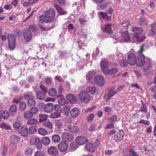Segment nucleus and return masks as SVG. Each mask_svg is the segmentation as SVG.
<instances>
[{
  "mask_svg": "<svg viewBox=\"0 0 156 156\" xmlns=\"http://www.w3.org/2000/svg\"><path fill=\"white\" fill-rule=\"evenodd\" d=\"M130 24V22L129 20H124L122 24V26L123 27H127Z\"/></svg>",
  "mask_w": 156,
  "mask_h": 156,
  "instance_id": "69168bd1",
  "label": "nucleus"
},
{
  "mask_svg": "<svg viewBox=\"0 0 156 156\" xmlns=\"http://www.w3.org/2000/svg\"><path fill=\"white\" fill-rule=\"evenodd\" d=\"M66 98L72 103H75L76 102V99L73 94H68L66 95Z\"/></svg>",
  "mask_w": 156,
  "mask_h": 156,
  "instance_id": "393cba45",
  "label": "nucleus"
},
{
  "mask_svg": "<svg viewBox=\"0 0 156 156\" xmlns=\"http://www.w3.org/2000/svg\"><path fill=\"white\" fill-rule=\"evenodd\" d=\"M39 121L42 122L46 121L48 117V116L45 114L41 113L39 115Z\"/></svg>",
  "mask_w": 156,
  "mask_h": 156,
  "instance_id": "72a5a7b5",
  "label": "nucleus"
},
{
  "mask_svg": "<svg viewBox=\"0 0 156 156\" xmlns=\"http://www.w3.org/2000/svg\"><path fill=\"white\" fill-rule=\"evenodd\" d=\"M138 122L140 124H143L146 126H149L150 123L149 121L144 119L140 120Z\"/></svg>",
  "mask_w": 156,
  "mask_h": 156,
  "instance_id": "13d9d810",
  "label": "nucleus"
},
{
  "mask_svg": "<svg viewBox=\"0 0 156 156\" xmlns=\"http://www.w3.org/2000/svg\"><path fill=\"white\" fill-rule=\"evenodd\" d=\"M79 98L83 102L87 103L90 100V96L88 93L84 90H82L79 94Z\"/></svg>",
  "mask_w": 156,
  "mask_h": 156,
  "instance_id": "f03ea898",
  "label": "nucleus"
},
{
  "mask_svg": "<svg viewBox=\"0 0 156 156\" xmlns=\"http://www.w3.org/2000/svg\"><path fill=\"white\" fill-rule=\"evenodd\" d=\"M23 35L25 40L28 42L30 41L32 37L31 31L29 29H26L23 30Z\"/></svg>",
  "mask_w": 156,
  "mask_h": 156,
  "instance_id": "423d86ee",
  "label": "nucleus"
},
{
  "mask_svg": "<svg viewBox=\"0 0 156 156\" xmlns=\"http://www.w3.org/2000/svg\"><path fill=\"white\" fill-rule=\"evenodd\" d=\"M53 105L51 103H48L46 104L44 107V112L50 113L53 110Z\"/></svg>",
  "mask_w": 156,
  "mask_h": 156,
  "instance_id": "6ab92c4d",
  "label": "nucleus"
},
{
  "mask_svg": "<svg viewBox=\"0 0 156 156\" xmlns=\"http://www.w3.org/2000/svg\"><path fill=\"white\" fill-rule=\"evenodd\" d=\"M38 133L39 134L42 136H45L48 134L47 130L44 128H40L38 131Z\"/></svg>",
  "mask_w": 156,
  "mask_h": 156,
  "instance_id": "4c0bfd02",
  "label": "nucleus"
},
{
  "mask_svg": "<svg viewBox=\"0 0 156 156\" xmlns=\"http://www.w3.org/2000/svg\"><path fill=\"white\" fill-rule=\"evenodd\" d=\"M36 101L34 99L32 98L29 99L28 101L27 104L30 106H34L36 104Z\"/></svg>",
  "mask_w": 156,
  "mask_h": 156,
  "instance_id": "09e8293b",
  "label": "nucleus"
},
{
  "mask_svg": "<svg viewBox=\"0 0 156 156\" xmlns=\"http://www.w3.org/2000/svg\"><path fill=\"white\" fill-rule=\"evenodd\" d=\"M54 108L56 112H57L60 113H61L62 112V110L60 105H55L54 107Z\"/></svg>",
  "mask_w": 156,
  "mask_h": 156,
  "instance_id": "bf43d9fd",
  "label": "nucleus"
},
{
  "mask_svg": "<svg viewBox=\"0 0 156 156\" xmlns=\"http://www.w3.org/2000/svg\"><path fill=\"white\" fill-rule=\"evenodd\" d=\"M17 111L16 106L15 105H12L9 108V112L11 114H14Z\"/></svg>",
  "mask_w": 156,
  "mask_h": 156,
  "instance_id": "58836bf2",
  "label": "nucleus"
},
{
  "mask_svg": "<svg viewBox=\"0 0 156 156\" xmlns=\"http://www.w3.org/2000/svg\"><path fill=\"white\" fill-rule=\"evenodd\" d=\"M9 116V113L8 112L4 110L0 111V116L2 119H6L8 118Z\"/></svg>",
  "mask_w": 156,
  "mask_h": 156,
  "instance_id": "7c9ffc66",
  "label": "nucleus"
},
{
  "mask_svg": "<svg viewBox=\"0 0 156 156\" xmlns=\"http://www.w3.org/2000/svg\"><path fill=\"white\" fill-rule=\"evenodd\" d=\"M96 129V126L94 124H92L90 126L88 130L90 132H93L95 131Z\"/></svg>",
  "mask_w": 156,
  "mask_h": 156,
  "instance_id": "338daca9",
  "label": "nucleus"
},
{
  "mask_svg": "<svg viewBox=\"0 0 156 156\" xmlns=\"http://www.w3.org/2000/svg\"><path fill=\"white\" fill-rule=\"evenodd\" d=\"M94 116L95 115L93 113L90 114L87 117V121L89 122H92Z\"/></svg>",
  "mask_w": 156,
  "mask_h": 156,
  "instance_id": "680f3d73",
  "label": "nucleus"
},
{
  "mask_svg": "<svg viewBox=\"0 0 156 156\" xmlns=\"http://www.w3.org/2000/svg\"><path fill=\"white\" fill-rule=\"evenodd\" d=\"M0 127L2 129H6L9 130L11 129L10 127L8 126L5 123H2L0 124Z\"/></svg>",
  "mask_w": 156,
  "mask_h": 156,
  "instance_id": "6e6d98bb",
  "label": "nucleus"
},
{
  "mask_svg": "<svg viewBox=\"0 0 156 156\" xmlns=\"http://www.w3.org/2000/svg\"><path fill=\"white\" fill-rule=\"evenodd\" d=\"M100 65L101 68H107L109 66L108 62L105 60L101 61Z\"/></svg>",
  "mask_w": 156,
  "mask_h": 156,
  "instance_id": "e433bc0d",
  "label": "nucleus"
},
{
  "mask_svg": "<svg viewBox=\"0 0 156 156\" xmlns=\"http://www.w3.org/2000/svg\"><path fill=\"white\" fill-rule=\"evenodd\" d=\"M19 106L20 109L22 111H23L26 109V105L25 102L21 101L19 103Z\"/></svg>",
  "mask_w": 156,
  "mask_h": 156,
  "instance_id": "37998d69",
  "label": "nucleus"
},
{
  "mask_svg": "<svg viewBox=\"0 0 156 156\" xmlns=\"http://www.w3.org/2000/svg\"><path fill=\"white\" fill-rule=\"evenodd\" d=\"M55 11L53 9H50L45 11L43 14L40 16V19L45 23L53 22L55 20Z\"/></svg>",
  "mask_w": 156,
  "mask_h": 156,
  "instance_id": "f257e3e1",
  "label": "nucleus"
},
{
  "mask_svg": "<svg viewBox=\"0 0 156 156\" xmlns=\"http://www.w3.org/2000/svg\"><path fill=\"white\" fill-rule=\"evenodd\" d=\"M80 110L77 108H73L70 111V114L71 117L73 118H76L80 114Z\"/></svg>",
  "mask_w": 156,
  "mask_h": 156,
  "instance_id": "dca6fc26",
  "label": "nucleus"
},
{
  "mask_svg": "<svg viewBox=\"0 0 156 156\" xmlns=\"http://www.w3.org/2000/svg\"><path fill=\"white\" fill-rule=\"evenodd\" d=\"M87 92H89L91 94H93L96 91V88L94 87H88L86 89Z\"/></svg>",
  "mask_w": 156,
  "mask_h": 156,
  "instance_id": "8fccbe9b",
  "label": "nucleus"
},
{
  "mask_svg": "<svg viewBox=\"0 0 156 156\" xmlns=\"http://www.w3.org/2000/svg\"><path fill=\"white\" fill-rule=\"evenodd\" d=\"M88 141V139L86 137L83 136H79L76 138V143L79 145L83 144Z\"/></svg>",
  "mask_w": 156,
  "mask_h": 156,
  "instance_id": "2eb2a0df",
  "label": "nucleus"
},
{
  "mask_svg": "<svg viewBox=\"0 0 156 156\" xmlns=\"http://www.w3.org/2000/svg\"><path fill=\"white\" fill-rule=\"evenodd\" d=\"M48 153L53 156H56L58 153L57 149L55 147L52 146L49 148L48 150Z\"/></svg>",
  "mask_w": 156,
  "mask_h": 156,
  "instance_id": "4be33fe9",
  "label": "nucleus"
},
{
  "mask_svg": "<svg viewBox=\"0 0 156 156\" xmlns=\"http://www.w3.org/2000/svg\"><path fill=\"white\" fill-rule=\"evenodd\" d=\"M68 147V144L66 141H62L58 144V147L60 151L64 152L67 150Z\"/></svg>",
  "mask_w": 156,
  "mask_h": 156,
  "instance_id": "9b49d317",
  "label": "nucleus"
},
{
  "mask_svg": "<svg viewBox=\"0 0 156 156\" xmlns=\"http://www.w3.org/2000/svg\"><path fill=\"white\" fill-rule=\"evenodd\" d=\"M44 126L47 127L49 129H52L53 128L52 124L50 121H47L44 122L43 123Z\"/></svg>",
  "mask_w": 156,
  "mask_h": 156,
  "instance_id": "3c124183",
  "label": "nucleus"
},
{
  "mask_svg": "<svg viewBox=\"0 0 156 156\" xmlns=\"http://www.w3.org/2000/svg\"><path fill=\"white\" fill-rule=\"evenodd\" d=\"M138 60H136V64L139 66L142 67L145 64V56L142 55H139L137 56Z\"/></svg>",
  "mask_w": 156,
  "mask_h": 156,
  "instance_id": "ddd939ff",
  "label": "nucleus"
},
{
  "mask_svg": "<svg viewBox=\"0 0 156 156\" xmlns=\"http://www.w3.org/2000/svg\"><path fill=\"white\" fill-rule=\"evenodd\" d=\"M30 111L33 115H35L37 113L38 109L37 107H33L30 109Z\"/></svg>",
  "mask_w": 156,
  "mask_h": 156,
  "instance_id": "4d7b16f0",
  "label": "nucleus"
},
{
  "mask_svg": "<svg viewBox=\"0 0 156 156\" xmlns=\"http://www.w3.org/2000/svg\"><path fill=\"white\" fill-rule=\"evenodd\" d=\"M112 25L110 24H108L105 25L104 28H102V30L105 32L109 34H112L113 31L112 28Z\"/></svg>",
  "mask_w": 156,
  "mask_h": 156,
  "instance_id": "5701e85b",
  "label": "nucleus"
},
{
  "mask_svg": "<svg viewBox=\"0 0 156 156\" xmlns=\"http://www.w3.org/2000/svg\"><path fill=\"white\" fill-rule=\"evenodd\" d=\"M52 140L55 143H58L61 140L60 136L58 134H55L52 136Z\"/></svg>",
  "mask_w": 156,
  "mask_h": 156,
  "instance_id": "f704fd0d",
  "label": "nucleus"
},
{
  "mask_svg": "<svg viewBox=\"0 0 156 156\" xmlns=\"http://www.w3.org/2000/svg\"><path fill=\"white\" fill-rule=\"evenodd\" d=\"M41 142L45 146L48 145L50 143V140L47 137H43L41 139Z\"/></svg>",
  "mask_w": 156,
  "mask_h": 156,
  "instance_id": "c9c22d12",
  "label": "nucleus"
},
{
  "mask_svg": "<svg viewBox=\"0 0 156 156\" xmlns=\"http://www.w3.org/2000/svg\"><path fill=\"white\" fill-rule=\"evenodd\" d=\"M129 156H138V155L134 150L130 149L129 151Z\"/></svg>",
  "mask_w": 156,
  "mask_h": 156,
  "instance_id": "052dcab7",
  "label": "nucleus"
},
{
  "mask_svg": "<svg viewBox=\"0 0 156 156\" xmlns=\"http://www.w3.org/2000/svg\"><path fill=\"white\" fill-rule=\"evenodd\" d=\"M8 42L9 48L13 49L15 47L16 38L15 36L12 34H9L8 37Z\"/></svg>",
  "mask_w": 156,
  "mask_h": 156,
  "instance_id": "7ed1b4c3",
  "label": "nucleus"
},
{
  "mask_svg": "<svg viewBox=\"0 0 156 156\" xmlns=\"http://www.w3.org/2000/svg\"><path fill=\"white\" fill-rule=\"evenodd\" d=\"M18 132L23 136H27L28 134V128L26 126H23L18 129Z\"/></svg>",
  "mask_w": 156,
  "mask_h": 156,
  "instance_id": "9d476101",
  "label": "nucleus"
},
{
  "mask_svg": "<svg viewBox=\"0 0 156 156\" xmlns=\"http://www.w3.org/2000/svg\"><path fill=\"white\" fill-rule=\"evenodd\" d=\"M61 116V113L56 112L50 115V117L51 118H57L60 117Z\"/></svg>",
  "mask_w": 156,
  "mask_h": 156,
  "instance_id": "c03bdc74",
  "label": "nucleus"
},
{
  "mask_svg": "<svg viewBox=\"0 0 156 156\" xmlns=\"http://www.w3.org/2000/svg\"><path fill=\"white\" fill-rule=\"evenodd\" d=\"M131 36V34L129 35L127 31H125L121 33L123 41H129L131 42V39L132 38Z\"/></svg>",
  "mask_w": 156,
  "mask_h": 156,
  "instance_id": "f8f14e48",
  "label": "nucleus"
},
{
  "mask_svg": "<svg viewBox=\"0 0 156 156\" xmlns=\"http://www.w3.org/2000/svg\"><path fill=\"white\" fill-rule=\"evenodd\" d=\"M70 109V107L68 105H66L64 107L63 110L64 111L65 114L66 115H69Z\"/></svg>",
  "mask_w": 156,
  "mask_h": 156,
  "instance_id": "864d4df0",
  "label": "nucleus"
},
{
  "mask_svg": "<svg viewBox=\"0 0 156 156\" xmlns=\"http://www.w3.org/2000/svg\"><path fill=\"white\" fill-rule=\"evenodd\" d=\"M58 103L60 105L63 106L67 103V101L63 98L62 95H58Z\"/></svg>",
  "mask_w": 156,
  "mask_h": 156,
  "instance_id": "c756f323",
  "label": "nucleus"
},
{
  "mask_svg": "<svg viewBox=\"0 0 156 156\" xmlns=\"http://www.w3.org/2000/svg\"><path fill=\"white\" fill-rule=\"evenodd\" d=\"M140 111L143 112H147V108L146 106L143 103L142 104L140 109Z\"/></svg>",
  "mask_w": 156,
  "mask_h": 156,
  "instance_id": "0e129e2a",
  "label": "nucleus"
},
{
  "mask_svg": "<svg viewBox=\"0 0 156 156\" xmlns=\"http://www.w3.org/2000/svg\"><path fill=\"white\" fill-rule=\"evenodd\" d=\"M45 154L44 152L42 151H37L35 154V156H44Z\"/></svg>",
  "mask_w": 156,
  "mask_h": 156,
  "instance_id": "e2e57ef3",
  "label": "nucleus"
},
{
  "mask_svg": "<svg viewBox=\"0 0 156 156\" xmlns=\"http://www.w3.org/2000/svg\"><path fill=\"white\" fill-rule=\"evenodd\" d=\"M37 137L36 136H31L30 141V143L31 145H34V141L35 140H36L37 138Z\"/></svg>",
  "mask_w": 156,
  "mask_h": 156,
  "instance_id": "774afa93",
  "label": "nucleus"
},
{
  "mask_svg": "<svg viewBox=\"0 0 156 156\" xmlns=\"http://www.w3.org/2000/svg\"><path fill=\"white\" fill-rule=\"evenodd\" d=\"M54 6L59 14L61 15H64L67 12V11L64 10L63 8L57 4L55 3Z\"/></svg>",
  "mask_w": 156,
  "mask_h": 156,
  "instance_id": "f3484780",
  "label": "nucleus"
},
{
  "mask_svg": "<svg viewBox=\"0 0 156 156\" xmlns=\"http://www.w3.org/2000/svg\"><path fill=\"white\" fill-rule=\"evenodd\" d=\"M118 69H101L102 71L106 75H113L118 71Z\"/></svg>",
  "mask_w": 156,
  "mask_h": 156,
  "instance_id": "a211bd4d",
  "label": "nucleus"
},
{
  "mask_svg": "<svg viewBox=\"0 0 156 156\" xmlns=\"http://www.w3.org/2000/svg\"><path fill=\"white\" fill-rule=\"evenodd\" d=\"M62 138L65 141L69 142L73 138V136L71 134L64 133L62 135Z\"/></svg>",
  "mask_w": 156,
  "mask_h": 156,
  "instance_id": "4468645a",
  "label": "nucleus"
},
{
  "mask_svg": "<svg viewBox=\"0 0 156 156\" xmlns=\"http://www.w3.org/2000/svg\"><path fill=\"white\" fill-rule=\"evenodd\" d=\"M34 145H35L37 149L38 150H41L42 148V145L39 137H37L35 140Z\"/></svg>",
  "mask_w": 156,
  "mask_h": 156,
  "instance_id": "473e14b6",
  "label": "nucleus"
},
{
  "mask_svg": "<svg viewBox=\"0 0 156 156\" xmlns=\"http://www.w3.org/2000/svg\"><path fill=\"white\" fill-rule=\"evenodd\" d=\"M41 90H38L36 94V98L39 100H44L45 97V94Z\"/></svg>",
  "mask_w": 156,
  "mask_h": 156,
  "instance_id": "b1692460",
  "label": "nucleus"
},
{
  "mask_svg": "<svg viewBox=\"0 0 156 156\" xmlns=\"http://www.w3.org/2000/svg\"><path fill=\"white\" fill-rule=\"evenodd\" d=\"M119 63L122 67H124L126 66L129 63L126 60L122 59L120 60Z\"/></svg>",
  "mask_w": 156,
  "mask_h": 156,
  "instance_id": "a18cd8bd",
  "label": "nucleus"
},
{
  "mask_svg": "<svg viewBox=\"0 0 156 156\" xmlns=\"http://www.w3.org/2000/svg\"><path fill=\"white\" fill-rule=\"evenodd\" d=\"M37 122V120L35 118H30L28 119L27 122V124L29 125H34Z\"/></svg>",
  "mask_w": 156,
  "mask_h": 156,
  "instance_id": "a19ab883",
  "label": "nucleus"
},
{
  "mask_svg": "<svg viewBox=\"0 0 156 156\" xmlns=\"http://www.w3.org/2000/svg\"><path fill=\"white\" fill-rule=\"evenodd\" d=\"M124 136V133L122 130L119 131L114 136L115 140L117 142L121 141Z\"/></svg>",
  "mask_w": 156,
  "mask_h": 156,
  "instance_id": "aec40b11",
  "label": "nucleus"
},
{
  "mask_svg": "<svg viewBox=\"0 0 156 156\" xmlns=\"http://www.w3.org/2000/svg\"><path fill=\"white\" fill-rule=\"evenodd\" d=\"M99 15H100L102 18L104 19L106 21H108L112 19L111 16H108L107 13L100 12H98Z\"/></svg>",
  "mask_w": 156,
  "mask_h": 156,
  "instance_id": "cd10ccee",
  "label": "nucleus"
},
{
  "mask_svg": "<svg viewBox=\"0 0 156 156\" xmlns=\"http://www.w3.org/2000/svg\"><path fill=\"white\" fill-rule=\"evenodd\" d=\"M96 84L100 86H103L105 83L104 79L103 76L100 75L95 76L94 81Z\"/></svg>",
  "mask_w": 156,
  "mask_h": 156,
  "instance_id": "0eeeda50",
  "label": "nucleus"
},
{
  "mask_svg": "<svg viewBox=\"0 0 156 156\" xmlns=\"http://www.w3.org/2000/svg\"><path fill=\"white\" fill-rule=\"evenodd\" d=\"M21 124V122L20 121L18 120L14 122L13 126L14 129H17L18 131V129H20L19 127L20 126Z\"/></svg>",
  "mask_w": 156,
  "mask_h": 156,
  "instance_id": "ea45409f",
  "label": "nucleus"
},
{
  "mask_svg": "<svg viewBox=\"0 0 156 156\" xmlns=\"http://www.w3.org/2000/svg\"><path fill=\"white\" fill-rule=\"evenodd\" d=\"M37 126L36 125L31 126L29 128V132L31 134H34L36 133L37 131Z\"/></svg>",
  "mask_w": 156,
  "mask_h": 156,
  "instance_id": "79ce46f5",
  "label": "nucleus"
},
{
  "mask_svg": "<svg viewBox=\"0 0 156 156\" xmlns=\"http://www.w3.org/2000/svg\"><path fill=\"white\" fill-rule=\"evenodd\" d=\"M24 97L25 99L28 100L30 98H33V95L32 92H30L24 95Z\"/></svg>",
  "mask_w": 156,
  "mask_h": 156,
  "instance_id": "5fc2aeb1",
  "label": "nucleus"
},
{
  "mask_svg": "<svg viewBox=\"0 0 156 156\" xmlns=\"http://www.w3.org/2000/svg\"><path fill=\"white\" fill-rule=\"evenodd\" d=\"M86 149L90 152H93L95 151V147L94 145L91 143H88L85 146Z\"/></svg>",
  "mask_w": 156,
  "mask_h": 156,
  "instance_id": "a878e982",
  "label": "nucleus"
},
{
  "mask_svg": "<svg viewBox=\"0 0 156 156\" xmlns=\"http://www.w3.org/2000/svg\"><path fill=\"white\" fill-rule=\"evenodd\" d=\"M127 61L130 65L134 66L136 63V56L135 53H129L128 56Z\"/></svg>",
  "mask_w": 156,
  "mask_h": 156,
  "instance_id": "39448f33",
  "label": "nucleus"
},
{
  "mask_svg": "<svg viewBox=\"0 0 156 156\" xmlns=\"http://www.w3.org/2000/svg\"><path fill=\"white\" fill-rule=\"evenodd\" d=\"M117 93V91L115 90V88L113 87L112 88L110 89L107 94L105 95L104 98H105L106 102H107L109 100L110 97L113 96Z\"/></svg>",
  "mask_w": 156,
  "mask_h": 156,
  "instance_id": "6e6552de",
  "label": "nucleus"
},
{
  "mask_svg": "<svg viewBox=\"0 0 156 156\" xmlns=\"http://www.w3.org/2000/svg\"><path fill=\"white\" fill-rule=\"evenodd\" d=\"M132 31L136 35H139L141 34L143 31L142 28L140 27H134L132 28Z\"/></svg>",
  "mask_w": 156,
  "mask_h": 156,
  "instance_id": "2f4dec72",
  "label": "nucleus"
},
{
  "mask_svg": "<svg viewBox=\"0 0 156 156\" xmlns=\"http://www.w3.org/2000/svg\"><path fill=\"white\" fill-rule=\"evenodd\" d=\"M95 74V72L91 71L89 72L87 74V79L91 84H92L94 83V77L96 76Z\"/></svg>",
  "mask_w": 156,
  "mask_h": 156,
  "instance_id": "1a4fd4ad",
  "label": "nucleus"
},
{
  "mask_svg": "<svg viewBox=\"0 0 156 156\" xmlns=\"http://www.w3.org/2000/svg\"><path fill=\"white\" fill-rule=\"evenodd\" d=\"M67 129L69 131L72 133H76L79 131V128L76 126L69 125L67 127Z\"/></svg>",
  "mask_w": 156,
  "mask_h": 156,
  "instance_id": "c85d7f7f",
  "label": "nucleus"
},
{
  "mask_svg": "<svg viewBox=\"0 0 156 156\" xmlns=\"http://www.w3.org/2000/svg\"><path fill=\"white\" fill-rule=\"evenodd\" d=\"M150 27L151 28L148 31V34L152 35L154 34H156V23L151 24Z\"/></svg>",
  "mask_w": 156,
  "mask_h": 156,
  "instance_id": "bb28decb",
  "label": "nucleus"
},
{
  "mask_svg": "<svg viewBox=\"0 0 156 156\" xmlns=\"http://www.w3.org/2000/svg\"><path fill=\"white\" fill-rule=\"evenodd\" d=\"M48 93L50 96H54L56 94L57 91L55 89L52 88L48 90Z\"/></svg>",
  "mask_w": 156,
  "mask_h": 156,
  "instance_id": "de8ad7c7",
  "label": "nucleus"
},
{
  "mask_svg": "<svg viewBox=\"0 0 156 156\" xmlns=\"http://www.w3.org/2000/svg\"><path fill=\"white\" fill-rule=\"evenodd\" d=\"M55 125L56 127L58 129H61L62 127V122L59 120L55 121Z\"/></svg>",
  "mask_w": 156,
  "mask_h": 156,
  "instance_id": "603ef678",
  "label": "nucleus"
},
{
  "mask_svg": "<svg viewBox=\"0 0 156 156\" xmlns=\"http://www.w3.org/2000/svg\"><path fill=\"white\" fill-rule=\"evenodd\" d=\"M10 138L11 144L15 145L19 143L20 138L18 136L16 135H12Z\"/></svg>",
  "mask_w": 156,
  "mask_h": 156,
  "instance_id": "412c9836",
  "label": "nucleus"
},
{
  "mask_svg": "<svg viewBox=\"0 0 156 156\" xmlns=\"http://www.w3.org/2000/svg\"><path fill=\"white\" fill-rule=\"evenodd\" d=\"M23 115L24 117L27 119H28L33 116L30 110L25 112Z\"/></svg>",
  "mask_w": 156,
  "mask_h": 156,
  "instance_id": "49530a36",
  "label": "nucleus"
},
{
  "mask_svg": "<svg viewBox=\"0 0 156 156\" xmlns=\"http://www.w3.org/2000/svg\"><path fill=\"white\" fill-rule=\"evenodd\" d=\"M131 35L132 38L131 39V42L132 43L135 42L136 41L140 42H142L146 38L144 35L141 34L136 35V36L133 34H132Z\"/></svg>",
  "mask_w": 156,
  "mask_h": 156,
  "instance_id": "20e7f679",
  "label": "nucleus"
}]
</instances>
